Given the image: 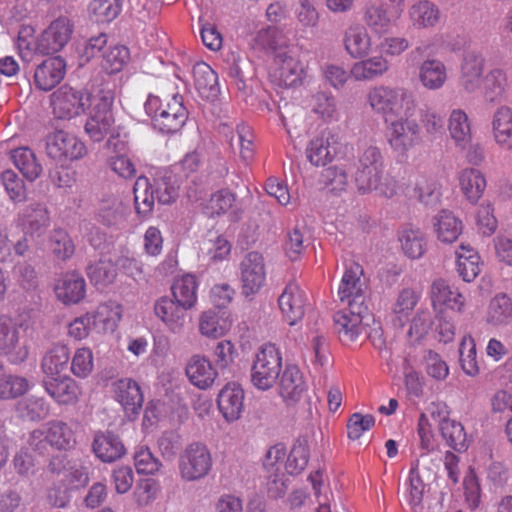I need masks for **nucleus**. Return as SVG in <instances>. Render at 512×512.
Returning a JSON list of instances; mask_svg holds the SVG:
<instances>
[{
    "mask_svg": "<svg viewBox=\"0 0 512 512\" xmlns=\"http://www.w3.org/2000/svg\"><path fill=\"white\" fill-rule=\"evenodd\" d=\"M368 102L386 122L399 116L410 117L415 109L412 96L403 88L375 87L368 93Z\"/></svg>",
    "mask_w": 512,
    "mask_h": 512,
    "instance_id": "1",
    "label": "nucleus"
},
{
    "mask_svg": "<svg viewBox=\"0 0 512 512\" xmlns=\"http://www.w3.org/2000/svg\"><path fill=\"white\" fill-rule=\"evenodd\" d=\"M28 327L9 316H0V356L14 365L24 363L29 356Z\"/></svg>",
    "mask_w": 512,
    "mask_h": 512,
    "instance_id": "2",
    "label": "nucleus"
},
{
    "mask_svg": "<svg viewBox=\"0 0 512 512\" xmlns=\"http://www.w3.org/2000/svg\"><path fill=\"white\" fill-rule=\"evenodd\" d=\"M114 93L111 90H99L92 93L89 104V117L84 126L85 132L94 142L102 141L113 129L115 122L113 114Z\"/></svg>",
    "mask_w": 512,
    "mask_h": 512,
    "instance_id": "3",
    "label": "nucleus"
},
{
    "mask_svg": "<svg viewBox=\"0 0 512 512\" xmlns=\"http://www.w3.org/2000/svg\"><path fill=\"white\" fill-rule=\"evenodd\" d=\"M282 369L281 353L274 344L260 347L251 368V381L260 390L270 389L280 376Z\"/></svg>",
    "mask_w": 512,
    "mask_h": 512,
    "instance_id": "4",
    "label": "nucleus"
},
{
    "mask_svg": "<svg viewBox=\"0 0 512 512\" xmlns=\"http://www.w3.org/2000/svg\"><path fill=\"white\" fill-rule=\"evenodd\" d=\"M45 151L50 159L64 163L80 160L88 153L81 139L64 130H56L45 137Z\"/></svg>",
    "mask_w": 512,
    "mask_h": 512,
    "instance_id": "5",
    "label": "nucleus"
},
{
    "mask_svg": "<svg viewBox=\"0 0 512 512\" xmlns=\"http://www.w3.org/2000/svg\"><path fill=\"white\" fill-rule=\"evenodd\" d=\"M370 318L372 315L369 307L357 303L337 311L333 316V321L339 340L345 345L358 340L359 336L363 334L365 326L368 325L364 321Z\"/></svg>",
    "mask_w": 512,
    "mask_h": 512,
    "instance_id": "6",
    "label": "nucleus"
},
{
    "mask_svg": "<svg viewBox=\"0 0 512 512\" xmlns=\"http://www.w3.org/2000/svg\"><path fill=\"white\" fill-rule=\"evenodd\" d=\"M178 467L185 481L200 480L211 470V453L206 445L200 442L191 443L180 454Z\"/></svg>",
    "mask_w": 512,
    "mask_h": 512,
    "instance_id": "7",
    "label": "nucleus"
},
{
    "mask_svg": "<svg viewBox=\"0 0 512 512\" xmlns=\"http://www.w3.org/2000/svg\"><path fill=\"white\" fill-rule=\"evenodd\" d=\"M54 110L59 118L71 119L86 112L92 93L86 88L63 85L54 94Z\"/></svg>",
    "mask_w": 512,
    "mask_h": 512,
    "instance_id": "8",
    "label": "nucleus"
},
{
    "mask_svg": "<svg viewBox=\"0 0 512 512\" xmlns=\"http://www.w3.org/2000/svg\"><path fill=\"white\" fill-rule=\"evenodd\" d=\"M74 23L68 17L60 16L42 32L36 43V51L43 55H52L61 51L70 41Z\"/></svg>",
    "mask_w": 512,
    "mask_h": 512,
    "instance_id": "9",
    "label": "nucleus"
},
{
    "mask_svg": "<svg viewBox=\"0 0 512 512\" xmlns=\"http://www.w3.org/2000/svg\"><path fill=\"white\" fill-rule=\"evenodd\" d=\"M242 294L255 295L266 280L265 263L262 254L256 251L247 253L239 264Z\"/></svg>",
    "mask_w": 512,
    "mask_h": 512,
    "instance_id": "10",
    "label": "nucleus"
},
{
    "mask_svg": "<svg viewBox=\"0 0 512 512\" xmlns=\"http://www.w3.org/2000/svg\"><path fill=\"white\" fill-rule=\"evenodd\" d=\"M189 112L183 104V97L175 94L165 108L155 116L153 127L162 134H174L181 130L188 120Z\"/></svg>",
    "mask_w": 512,
    "mask_h": 512,
    "instance_id": "11",
    "label": "nucleus"
},
{
    "mask_svg": "<svg viewBox=\"0 0 512 512\" xmlns=\"http://www.w3.org/2000/svg\"><path fill=\"white\" fill-rule=\"evenodd\" d=\"M108 306L102 305L94 312H87L86 314L75 318L68 326V333L75 340H82L86 338L92 330L103 331L110 328L114 329L115 322L107 316Z\"/></svg>",
    "mask_w": 512,
    "mask_h": 512,
    "instance_id": "12",
    "label": "nucleus"
},
{
    "mask_svg": "<svg viewBox=\"0 0 512 512\" xmlns=\"http://www.w3.org/2000/svg\"><path fill=\"white\" fill-rule=\"evenodd\" d=\"M363 273L362 266L355 262L346 268L338 290L341 302H347L348 306L353 303L368 306L365 303L366 283L362 279Z\"/></svg>",
    "mask_w": 512,
    "mask_h": 512,
    "instance_id": "13",
    "label": "nucleus"
},
{
    "mask_svg": "<svg viewBox=\"0 0 512 512\" xmlns=\"http://www.w3.org/2000/svg\"><path fill=\"white\" fill-rule=\"evenodd\" d=\"M17 223L26 235L41 237L50 225V214L44 204L32 202L19 211Z\"/></svg>",
    "mask_w": 512,
    "mask_h": 512,
    "instance_id": "14",
    "label": "nucleus"
},
{
    "mask_svg": "<svg viewBox=\"0 0 512 512\" xmlns=\"http://www.w3.org/2000/svg\"><path fill=\"white\" fill-rule=\"evenodd\" d=\"M65 74V60L61 56L49 57L34 69L33 83L36 89L48 92L60 84Z\"/></svg>",
    "mask_w": 512,
    "mask_h": 512,
    "instance_id": "15",
    "label": "nucleus"
},
{
    "mask_svg": "<svg viewBox=\"0 0 512 512\" xmlns=\"http://www.w3.org/2000/svg\"><path fill=\"white\" fill-rule=\"evenodd\" d=\"M91 450L101 462L113 463L121 459L127 452L121 437L111 430L96 431Z\"/></svg>",
    "mask_w": 512,
    "mask_h": 512,
    "instance_id": "16",
    "label": "nucleus"
},
{
    "mask_svg": "<svg viewBox=\"0 0 512 512\" xmlns=\"http://www.w3.org/2000/svg\"><path fill=\"white\" fill-rule=\"evenodd\" d=\"M306 293L296 282H289L278 298L284 319L290 326L300 321L305 314Z\"/></svg>",
    "mask_w": 512,
    "mask_h": 512,
    "instance_id": "17",
    "label": "nucleus"
},
{
    "mask_svg": "<svg viewBox=\"0 0 512 512\" xmlns=\"http://www.w3.org/2000/svg\"><path fill=\"white\" fill-rule=\"evenodd\" d=\"M277 67L273 77L279 86L295 87L302 83L304 68L301 62L291 54V51H279L274 58Z\"/></svg>",
    "mask_w": 512,
    "mask_h": 512,
    "instance_id": "18",
    "label": "nucleus"
},
{
    "mask_svg": "<svg viewBox=\"0 0 512 512\" xmlns=\"http://www.w3.org/2000/svg\"><path fill=\"white\" fill-rule=\"evenodd\" d=\"M42 386L59 405H73L80 395L78 383L68 375L43 377Z\"/></svg>",
    "mask_w": 512,
    "mask_h": 512,
    "instance_id": "19",
    "label": "nucleus"
},
{
    "mask_svg": "<svg viewBox=\"0 0 512 512\" xmlns=\"http://www.w3.org/2000/svg\"><path fill=\"white\" fill-rule=\"evenodd\" d=\"M245 393L239 383L228 382L219 391L217 406L227 422L238 420L244 410Z\"/></svg>",
    "mask_w": 512,
    "mask_h": 512,
    "instance_id": "20",
    "label": "nucleus"
},
{
    "mask_svg": "<svg viewBox=\"0 0 512 512\" xmlns=\"http://www.w3.org/2000/svg\"><path fill=\"white\" fill-rule=\"evenodd\" d=\"M410 117L399 116L392 119L388 129L389 143L392 148L401 153L406 152L419 140V126Z\"/></svg>",
    "mask_w": 512,
    "mask_h": 512,
    "instance_id": "21",
    "label": "nucleus"
},
{
    "mask_svg": "<svg viewBox=\"0 0 512 512\" xmlns=\"http://www.w3.org/2000/svg\"><path fill=\"white\" fill-rule=\"evenodd\" d=\"M114 398L128 415L137 416L142 409L144 396L139 384L132 378H122L112 383Z\"/></svg>",
    "mask_w": 512,
    "mask_h": 512,
    "instance_id": "22",
    "label": "nucleus"
},
{
    "mask_svg": "<svg viewBox=\"0 0 512 512\" xmlns=\"http://www.w3.org/2000/svg\"><path fill=\"white\" fill-rule=\"evenodd\" d=\"M384 167L358 166L355 173V183L358 191L365 194L370 191H377L379 194L391 198L396 194L394 183H382Z\"/></svg>",
    "mask_w": 512,
    "mask_h": 512,
    "instance_id": "23",
    "label": "nucleus"
},
{
    "mask_svg": "<svg viewBox=\"0 0 512 512\" xmlns=\"http://www.w3.org/2000/svg\"><path fill=\"white\" fill-rule=\"evenodd\" d=\"M485 58L480 52L467 51L460 66V86L467 92L477 90L483 78Z\"/></svg>",
    "mask_w": 512,
    "mask_h": 512,
    "instance_id": "24",
    "label": "nucleus"
},
{
    "mask_svg": "<svg viewBox=\"0 0 512 512\" xmlns=\"http://www.w3.org/2000/svg\"><path fill=\"white\" fill-rule=\"evenodd\" d=\"M188 309L168 296L160 297L154 304V313L173 332L184 326Z\"/></svg>",
    "mask_w": 512,
    "mask_h": 512,
    "instance_id": "25",
    "label": "nucleus"
},
{
    "mask_svg": "<svg viewBox=\"0 0 512 512\" xmlns=\"http://www.w3.org/2000/svg\"><path fill=\"white\" fill-rule=\"evenodd\" d=\"M305 390L306 384L299 368L296 365H287L280 378V395L285 403L294 405Z\"/></svg>",
    "mask_w": 512,
    "mask_h": 512,
    "instance_id": "26",
    "label": "nucleus"
},
{
    "mask_svg": "<svg viewBox=\"0 0 512 512\" xmlns=\"http://www.w3.org/2000/svg\"><path fill=\"white\" fill-rule=\"evenodd\" d=\"M55 292L64 304H77L86 294L85 279L77 272L67 273L58 281Z\"/></svg>",
    "mask_w": 512,
    "mask_h": 512,
    "instance_id": "27",
    "label": "nucleus"
},
{
    "mask_svg": "<svg viewBox=\"0 0 512 512\" xmlns=\"http://www.w3.org/2000/svg\"><path fill=\"white\" fill-rule=\"evenodd\" d=\"M337 141L330 133L325 136L313 138L307 148L306 156L309 162L315 166H325L333 160L337 154Z\"/></svg>",
    "mask_w": 512,
    "mask_h": 512,
    "instance_id": "28",
    "label": "nucleus"
},
{
    "mask_svg": "<svg viewBox=\"0 0 512 512\" xmlns=\"http://www.w3.org/2000/svg\"><path fill=\"white\" fill-rule=\"evenodd\" d=\"M194 86L200 96L214 100L219 92L218 74L205 62H199L193 67Z\"/></svg>",
    "mask_w": 512,
    "mask_h": 512,
    "instance_id": "29",
    "label": "nucleus"
},
{
    "mask_svg": "<svg viewBox=\"0 0 512 512\" xmlns=\"http://www.w3.org/2000/svg\"><path fill=\"white\" fill-rule=\"evenodd\" d=\"M186 375L193 385L200 389H206L213 384L217 372L209 359L195 355L186 366Z\"/></svg>",
    "mask_w": 512,
    "mask_h": 512,
    "instance_id": "30",
    "label": "nucleus"
},
{
    "mask_svg": "<svg viewBox=\"0 0 512 512\" xmlns=\"http://www.w3.org/2000/svg\"><path fill=\"white\" fill-rule=\"evenodd\" d=\"M431 300L434 308L445 306L456 311H461L465 302L464 296L452 290L448 282L442 278L433 281L431 285Z\"/></svg>",
    "mask_w": 512,
    "mask_h": 512,
    "instance_id": "31",
    "label": "nucleus"
},
{
    "mask_svg": "<svg viewBox=\"0 0 512 512\" xmlns=\"http://www.w3.org/2000/svg\"><path fill=\"white\" fill-rule=\"evenodd\" d=\"M157 201L162 205L174 203L179 196V184L176 176L170 171L156 173L151 182Z\"/></svg>",
    "mask_w": 512,
    "mask_h": 512,
    "instance_id": "32",
    "label": "nucleus"
},
{
    "mask_svg": "<svg viewBox=\"0 0 512 512\" xmlns=\"http://www.w3.org/2000/svg\"><path fill=\"white\" fill-rule=\"evenodd\" d=\"M133 194L136 213L141 218H148L153 211L155 199H157L149 178L139 176L134 183Z\"/></svg>",
    "mask_w": 512,
    "mask_h": 512,
    "instance_id": "33",
    "label": "nucleus"
},
{
    "mask_svg": "<svg viewBox=\"0 0 512 512\" xmlns=\"http://www.w3.org/2000/svg\"><path fill=\"white\" fill-rule=\"evenodd\" d=\"M44 432L46 441L50 442V446L58 451L70 450L76 444L73 430L61 420L49 421Z\"/></svg>",
    "mask_w": 512,
    "mask_h": 512,
    "instance_id": "34",
    "label": "nucleus"
},
{
    "mask_svg": "<svg viewBox=\"0 0 512 512\" xmlns=\"http://www.w3.org/2000/svg\"><path fill=\"white\" fill-rule=\"evenodd\" d=\"M70 351L66 345L56 344L45 352L40 367L44 377L58 376L68 367Z\"/></svg>",
    "mask_w": 512,
    "mask_h": 512,
    "instance_id": "35",
    "label": "nucleus"
},
{
    "mask_svg": "<svg viewBox=\"0 0 512 512\" xmlns=\"http://www.w3.org/2000/svg\"><path fill=\"white\" fill-rule=\"evenodd\" d=\"M231 327L225 310L210 309L202 313L199 322L201 334L218 338L223 336Z\"/></svg>",
    "mask_w": 512,
    "mask_h": 512,
    "instance_id": "36",
    "label": "nucleus"
},
{
    "mask_svg": "<svg viewBox=\"0 0 512 512\" xmlns=\"http://www.w3.org/2000/svg\"><path fill=\"white\" fill-rule=\"evenodd\" d=\"M398 239L403 253L410 259H419L426 252L427 242L419 228L403 227L398 233Z\"/></svg>",
    "mask_w": 512,
    "mask_h": 512,
    "instance_id": "37",
    "label": "nucleus"
},
{
    "mask_svg": "<svg viewBox=\"0 0 512 512\" xmlns=\"http://www.w3.org/2000/svg\"><path fill=\"white\" fill-rule=\"evenodd\" d=\"M226 70L230 78L235 80L239 91H245L247 80L253 77L252 64L245 56L235 52L229 53L225 58Z\"/></svg>",
    "mask_w": 512,
    "mask_h": 512,
    "instance_id": "38",
    "label": "nucleus"
},
{
    "mask_svg": "<svg viewBox=\"0 0 512 512\" xmlns=\"http://www.w3.org/2000/svg\"><path fill=\"white\" fill-rule=\"evenodd\" d=\"M10 159L22 175L30 182L42 173V165L37 161L34 152L28 147H19L10 152Z\"/></svg>",
    "mask_w": 512,
    "mask_h": 512,
    "instance_id": "39",
    "label": "nucleus"
},
{
    "mask_svg": "<svg viewBox=\"0 0 512 512\" xmlns=\"http://www.w3.org/2000/svg\"><path fill=\"white\" fill-rule=\"evenodd\" d=\"M437 238L444 243H453L458 239L463 230L462 221L449 210H441L434 217Z\"/></svg>",
    "mask_w": 512,
    "mask_h": 512,
    "instance_id": "40",
    "label": "nucleus"
},
{
    "mask_svg": "<svg viewBox=\"0 0 512 512\" xmlns=\"http://www.w3.org/2000/svg\"><path fill=\"white\" fill-rule=\"evenodd\" d=\"M344 46L353 58L365 57L371 47V39L366 29L361 26H350L344 34Z\"/></svg>",
    "mask_w": 512,
    "mask_h": 512,
    "instance_id": "41",
    "label": "nucleus"
},
{
    "mask_svg": "<svg viewBox=\"0 0 512 512\" xmlns=\"http://www.w3.org/2000/svg\"><path fill=\"white\" fill-rule=\"evenodd\" d=\"M439 431L446 444L457 452L467 450V438L463 425L444 416L439 421Z\"/></svg>",
    "mask_w": 512,
    "mask_h": 512,
    "instance_id": "42",
    "label": "nucleus"
},
{
    "mask_svg": "<svg viewBox=\"0 0 512 512\" xmlns=\"http://www.w3.org/2000/svg\"><path fill=\"white\" fill-rule=\"evenodd\" d=\"M446 78V67L440 60L428 59L419 67V80L427 89L437 90L441 88Z\"/></svg>",
    "mask_w": 512,
    "mask_h": 512,
    "instance_id": "43",
    "label": "nucleus"
},
{
    "mask_svg": "<svg viewBox=\"0 0 512 512\" xmlns=\"http://www.w3.org/2000/svg\"><path fill=\"white\" fill-rule=\"evenodd\" d=\"M409 14L412 25L418 29L434 27L440 19L438 7L428 0H421L414 4Z\"/></svg>",
    "mask_w": 512,
    "mask_h": 512,
    "instance_id": "44",
    "label": "nucleus"
},
{
    "mask_svg": "<svg viewBox=\"0 0 512 512\" xmlns=\"http://www.w3.org/2000/svg\"><path fill=\"white\" fill-rule=\"evenodd\" d=\"M493 134L503 148H512V111L509 107L499 108L493 117Z\"/></svg>",
    "mask_w": 512,
    "mask_h": 512,
    "instance_id": "45",
    "label": "nucleus"
},
{
    "mask_svg": "<svg viewBox=\"0 0 512 512\" xmlns=\"http://www.w3.org/2000/svg\"><path fill=\"white\" fill-rule=\"evenodd\" d=\"M459 182L467 200L473 204L477 203L486 187L482 173L474 168L465 169L460 174Z\"/></svg>",
    "mask_w": 512,
    "mask_h": 512,
    "instance_id": "46",
    "label": "nucleus"
},
{
    "mask_svg": "<svg viewBox=\"0 0 512 512\" xmlns=\"http://www.w3.org/2000/svg\"><path fill=\"white\" fill-rule=\"evenodd\" d=\"M512 319V301L505 293L496 294L489 303L487 322L494 325H506Z\"/></svg>",
    "mask_w": 512,
    "mask_h": 512,
    "instance_id": "47",
    "label": "nucleus"
},
{
    "mask_svg": "<svg viewBox=\"0 0 512 512\" xmlns=\"http://www.w3.org/2000/svg\"><path fill=\"white\" fill-rule=\"evenodd\" d=\"M398 19L396 11H390L381 3L366 7L364 20L367 26L376 33H383L388 30L392 21Z\"/></svg>",
    "mask_w": 512,
    "mask_h": 512,
    "instance_id": "48",
    "label": "nucleus"
},
{
    "mask_svg": "<svg viewBox=\"0 0 512 512\" xmlns=\"http://www.w3.org/2000/svg\"><path fill=\"white\" fill-rule=\"evenodd\" d=\"M86 274L93 285L98 288H105L114 283L117 277V269L111 260L100 259L86 267Z\"/></svg>",
    "mask_w": 512,
    "mask_h": 512,
    "instance_id": "49",
    "label": "nucleus"
},
{
    "mask_svg": "<svg viewBox=\"0 0 512 512\" xmlns=\"http://www.w3.org/2000/svg\"><path fill=\"white\" fill-rule=\"evenodd\" d=\"M172 298L182 304L188 310L191 309L197 301V281L196 277L186 274L176 280L171 287Z\"/></svg>",
    "mask_w": 512,
    "mask_h": 512,
    "instance_id": "50",
    "label": "nucleus"
},
{
    "mask_svg": "<svg viewBox=\"0 0 512 512\" xmlns=\"http://www.w3.org/2000/svg\"><path fill=\"white\" fill-rule=\"evenodd\" d=\"M122 10L120 0H93L88 7V15L95 23H110Z\"/></svg>",
    "mask_w": 512,
    "mask_h": 512,
    "instance_id": "51",
    "label": "nucleus"
},
{
    "mask_svg": "<svg viewBox=\"0 0 512 512\" xmlns=\"http://www.w3.org/2000/svg\"><path fill=\"white\" fill-rule=\"evenodd\" d=\"M388 68L389 63L384 57L375 56L354 64L351 73L358 80H368L381 76Z\"/></svg>",
    "mask_w": 512,
    "mask_h": 512,
    "instance_id": "52",
    "label": "nucleus"
},
{
    "mask_svg": "<svg viewBox=\"0 0 512 512\" xmlns=\"http://www.w3.org/2000/svg\"><path fill=\"white\" fill-rule=\"evenodd\" d=\"M50 249L53 255L62 261L72 257L75 252V245L63 228H54L49 235Z\"/></svg>",
    "mask_w": 512,
    "mask_h": 512,
    "instance_id": "53",
    "label": "nucleus"
},
{
    "mask_svg": "<svg viewBox=\"0 0 512 512\" xmlns=\"http://www.w3.org/2000/svg\"><path fill=\"white\" fill-rule=\"evenodd\" d=\"M130 59L129 49L125 46L109 47L102 54L101 66L110 75L120 72Z\"/></svg>",
    "mask_w": 512,
    "mask_h": 512,
    "instance_id": "54",
    "label": "nucleus"
},
{
    "mask_svg": "<svg viewBox=\"0 0 512 512\" xmlns=\"http://www.w3.org/2000/svg\"><path fill=\"white\" fill-rule=\"evenodd\" d=\"M107 35L100 33L79 43L76 48L78 55V66L83 67L91 59L99 55L107 44Z\"/></svg>",
    "mask_w": 512,
    "mask_h": 512,
    "instance_id": "55",
    "label": "nucleus"
},
{
    "mask_svg": "<svg viewBox=\"0 0 512 512\" xmlns=\"http://www.w3.org/2000/svg\"><path fill=\"white\" fill-rule=\"evenodd\" d=\"M236 201V195L229 189H220L211 194L210 199L204 205V212L210 217L225 214L233 207Z\"/></svg>",
    "mask_w": 512,
    "mask_h": 512,
    "instance_id": "56",
    "label": "nucleus"
},
{
    "mask_svg": "<svg viewBox=\"0 0 512 512\" xmlns=\"http://www.w3.org/2000/svg\"><path fill=\"white\" fill-rule=\"evenodd\" d=\"M18 411L23 419L39 422L48 417L50 407L44 398L30 397L19 403Z\"/></svg>",
    "mask_w": 512,
    "mask_h": 512,
    "instance_id": "57",
    "label": "nucleus"
},
{
    "mask_svg": "<svg viewBox=\"0 0 512 512\" xmlns=\"http://www.w3.org/2000/svg\"><path fill=\"white\" fill-rule=\"evenodd\" d=\"M457 271L465 282L473 281L480 273V256L477 251L469 250L468 255L456 252Z\"/></svg>",
    "mask_w": 512,
    "mask_h": 512,
    "instance_id": "58",
    "label": "nucleus"
},
{
    "mask_svg": "<svg viewBox=\"0 0 512 512\" xmlns=\"http://www.w3.org/2000/svg\"><path fill=\"white\" fill-rule=\"evenodd\" d=\"M28 390L26 378L5 373L0 378V399L10 400L24 395Z\"/></svg>",
    "mask_w": 512,
    "mask_h": 512,
    "instance_id": "59",
    "label": "nucleus"
},
{
    "mask_svg": "<svg viewBox=\"0 0 512 512\" xmlns=\"http://www.w3.org/2000/svg\"><path fill=\"white\" fill-rule=\"evenodd\" d=\"M417 303L415 293L411 289H403L397 298L393 307L394 317L392 322L395 326L403 327L404 323L408 320V313Z\"/></svg>",
    "mask_w": 512,
    "mask_h": 512,
    "instance_id": "60",
    "label": "nucleus"
},
{
    "mask_svg": "<svg viewBox=\"0 0 512 512\" xmlns=\"http://www.w3.org/2000/svg\"><path fill=\"white\" fill-rule=\"evenodd\" d=\"M1 182L14 203H21L26 200V185L22 178L12 170H5L1 173Z\"/></svg>",
    "mask_w": 512,
    "mask_h": 512,
    "instance_id": "61",
    "label": "nucleus"
},
{
    "mask_svg": "<svg viewBox=\"0 0 512 512\" xmlns=\"http://www.w3.org/2000/svg\"><path fill=\"white\" fill-rule=\"evenodd\" d=\"M61 482L71 491L86 487L89 483V468L81 462L74 461L67 468Z\"/></svg>",
    "mask_w": 512,
    "mask_h": 512,
    "instance_id": "62",
    "label": "nucleus"
},
{
    "mask_svg": "<svg viewBox=\"0 0 512 512\" xmlns=\"http://www.w3.org/2000/svg\"><path fill=\"white\" fill-rule=\"evenodd\" d=\"M309 460V450L305 443L298 440L292 447L287 461L286 471L290 475H299L307 466Z\"/></svg>",
    "mask_w": 512,
    "mask_h": 512,
    "instance_id": "63",
    "label": "nucleus"
},
{
    "mask_svg": "<svg viewBox=\"0 0 512 512\" xmlns=\"http://www.w3.org/2000/svg\"><path fill=\"white\" fill-rule=\"evenodd\" d=\"M451 137L458 143H466L470 139V124L462 110H454L449 118Z\"/></svg>",
    "mask_w": 512,
    "mask_h": 512,
    "instance_id": "64",
    "label": "nucleus"
}]
</instances>
